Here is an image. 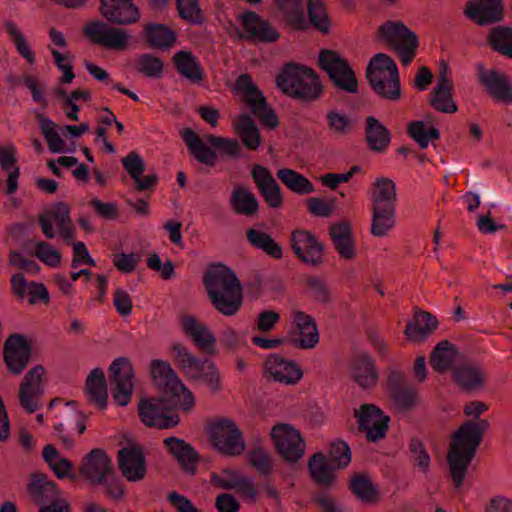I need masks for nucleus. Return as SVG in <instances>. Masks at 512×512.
I'll list each match as a JSON object with an SVG mask.
<instances>
[{"instance_id":"44","label":"nucleus","mask_w":512,"mask_h":512,"mask_svg":"<svg viewBox=\"0 0 512 512\" xmlns=\"http://www.w3.org/2000/svg\"><path fill=\"white\" fill-rule=\"evenodd\" d=\"M277 177L288 189L296 194L307 195L315 191L313 183L303 174L293 169H279L277 171Z\"/></svg>"},{"instance_id":"57","label":"nucleus","mask_w":512,"mask_h":512,"mask_svg":"<svg viewBox=\"0 0 512 512\" xmlns=\"http://www.w3.org/2000/svg\"><path fill=\"white\" fill-rule=\"evenodd\" d=\"M29 492L35 502L42 504L55 497V485L45 477H34L29 484Z\"/></svg>"},{"instance_id":"9","label":"nucleus","mask_w":512,"mask_h":512,"mask_svg":"<svg viewBox=\"0 0 512 512\" xmlns=\"http://www.w3.org/2000/svg\"><path fill=\"white\" fill-rule=\"evenodd\" d=\"M379 36L397 52L404 66H408L413 61L418 47V39L415 33L402 22H385L379 29Z\"/></svg>"},{"instance_id":"50","label":"nucleus","mask_w":512,"mask_h":512,"mask_svg":"<svg viewBox=\"0 0 512 512\" xmlns=\"http://www.w3.org/2000/svg\"><path fill=\"white\" fill-rule=\"evenodd\" d=\"M374 187L375 192L372 195L373 207H395L396 187L391 179L384 177L378 178L374 183Z\"/></svg>"},{"instance_id":"37","label":"nucleus","mask_w":512,"mask_h":512,"mask_svg":"<svg viewBox=\"0 0 512 512\" xmlns=\"http://www.w3.org/2000/svg\"><path fill=\"white\" fill-rule=\"evenodd\" d=\"M229 204L232 210L239 215L253 217L259 210L256 196L246 187L238 185L231 192Z\"/></svg>"},{"instance_id":"6","label":"nucleus","mask_w":512,"mask_h":512,"mask_svg":"<svg viewBox=\"0 0 512 512\" xmlns=\"http://www.w3.org/2000/svg\"><path fill=\"white\" fill-rule=\"evenodd\" d=\"M172 357L186 376L205 383L213 391L219 390V373L211 361L192 355L186 346L179 343L173 345Z\"/></svg>"},{"instance_id":"10","label":"nucleus","mask_w":512,"mask_h":512,"mask_svg":"<svg viewBox=\"0 0 512 512\" xmlns=\"http://www.w3.org/2000/svg\"><path fill=\"white\" fill-rule=\"evenodd\" d=\"M38 224L47 239L55 238L54 225L65 243L72 244L75 239L76 228L70 217V207L64 202H57L49 211L40 214Z\"/></svg>"},{"instance_id":"59","label":"nucleus","mask_w":512,"mask_h":512,"mask_svg":"<svg viewBox=\"0 0 512 512\" xmlns=\"http://www.w3.org/2000/svg\"><path fill=\"white\" fill-rule=\"evenodd\" d=\"M6 31L8 35L10 36L12 42L14 43L17 52L29 63L34 64L35 63V55L31 51L26 39L22 35V33L19 31L16 24L12 22H7L5 25Z\"/></svg>"},{"instance_id":"45","label":"nucleus","mask_w":512,"mask_h":512,"mask_svg":"<svg viewBox=\"0 0 512 512\" xmlns=\"http://www.w3.org/2000/svg\"><path fill=\"white\" fill-rule=\"evenodd\" d=\"M452 83L445 76L441 75L437 86L434 89V95L431 99V105L443 113H454L457 111V105L451 96Z\"/></svg>"},{"instance_id":"63","label":"nucleus","mask_w":512,"mask_h":512,"mask_svg":"<svg viewBox=\"0 0 512 512\" xmlns=\"http://www.w3.org/2000/svg\"><path fill=\"white\" fill-rule=\"evenodd\" d=\"M177 9L182 19L192 24L202 22L201 10L197 0H177Z\"/></svg>"},{"instance_id":"24","label":"nucleus","mask_w":512,"mask_h":512,"mask_svg":"<svg viewBox=\"0 0 512 512\" xmlns=\"http://www.w3.org/2000/svg\"><path fill=\"white\" fill-rule=\"evenodd\" d=\"M478 81L497 102L504 105L512 104V85L508 78L497 70H487L478 65Z\"/></svg>"},{"instance_id":"47","label":"nucleus","mask_w":512,"mask_h":512,"mask_svg":"<svg viewBox=\"0 0 512 512\" xmlns=\"http://www.w3.org/2000/svg\"><path fill=\"white\" fill-rule=\"evenodd\" d=\"M307 30L314 27L326 34L330 30L331 21L323 0H307Z\"/></svg>"},{"instance_id":"27","label":"nucleus","mask_w":512,"mask_h":512,"mask_svg":"<svg viewBox=\"0 0 512 512\" xmlns=\"http://www.w3.org/2000/svg\"><path fill=\"white\" fill-rule=\"evenodd\" d=\"M31 350L22 335L10 336L4 345V361L14 374H20L27 366Z\"/></svg>"},{"instance_id":"40","label":"nucleus","mask_w":512,"mask_h":512,"mask_svg":"<svg viewBox=\"0 0 512 512\" xmlns=\"http://www.w3.org/2000/svg\"><path fill=\"white\" fill-rule=\"evenodd\" d=\"M365 139L369 148L375 152H384L390 141L389 130L375 117L366 118Z\"/></svg>"},{"instance_id":"31","label":"nucleus","mask_w":512,"mask_h":512,"mask_svg":"<svg viewBox=\"0 0 512 512\" xmlns=\"http://www.w3.org/2000/svg\"><path fill=\"white\" fill-rule=\"evenodd\" d=\"M352 379L363 389H369L378 381V371L374 360L367 354H358L350 363Z\"/></svg>"},{"instance_id":"13","label":"nucleus","mask_w":512,"mask_h":512,"mask_svg":"<svg viewBox=\"0 0 512 512\" xmlns=\"http://www.w3.org/2000/svg\"><path fill=\"white\" fill-rule=\"evenodd\" d=\"M209 438L217 450L228 456L240 455L246 449L241 430L227 418L219 419L211 426Z\"/></svg>"},{"instance_id":"61","label":"nucleus","mask_w":512,"mask_h":512,"mask_svg":"<svg viewBox=\"0 0 512 512\" xmlns=\"http://www.w3.org/2000/svg\"><path fill=\"white\" fill-rule=\"evenodd\" d=\"M207 141L223 154L233 158H239L241 156L242 148L237 140L208 135Z\"/></svg>"},{"instance_id":"62","label":"nucleus","mask_w":512,"mask_h":512,"mask_svg":"<svg viewBox=\"0 0 512 512\" xmlns=\"http://www.w3.org/2000/svg\"><path fill=\"white\" fill-rule=\"evenodd\" d=\"M35 255L41 262L51 267H57L61 262V253L45 241L35 244Z\"/></svg>"},{"instance_id":"51","label":"nucleus","mask_w":512,"mask_h":512,"mask_svg":"<svg viewBox=\"0 0 512 512\" xmlns=\"http://www.w3.org/2000/svg\"><path fill=\"white\" fill-rule=\"evenodd\" d=\"M247 239L252 246L261 249L269 256L275 259L282 258V247L276 243L269 234L255 229H249L247 231Z\"/></svg>"},{"instance_id":"35","label":"nucleus","mask_w":512,"mask_h":512,"mask_svg":"<svg viewBox=\"0 0 512 512\" xmlns=\"http://www.w3.org/2000/svg\"><path fill=\"white\" fill-rule=\"evenodd\" d=\"M182 139L198 162L210 167L215 166L217 158L215 150L209 147L194 130L185 128L182 132Z\"/></svg>"},{"instance_id":"58","label":"nucleus","mask_w":512,"mask_h":512,"mask_svg":"<svg viewBox=\"0 0 512 512\" xmlns=\"http://www.w3.org/2000/svg\"><path fill=\"white\" fill-rule=\"evenodd\" d=\"M326 120L331 132L338 136L349 134L353 129V120L345 113L329 110Z\"/></svg>"},{"instance_id":"32","label":"nucleus","mask_w":512,"mask_h":512,"mask_svg":"<svg viewBox=\"0 0 512 512\" xmlns=\"http://www.w3.org/2000/svg\"><path fill=\"white\" fill-rule=\"evenodd\" d=\"M164 445L185 471L195 473L199 454L189 443L172 436L164 439Z\"/></svg>"},{"instance_id":"56","label":"nucleus","mask_w":512,"mask_h":512,"mask_svg":"<svg viewBox=\"0 0 512 512\" xmlns=\"http://www.w3.org/2000/svg\"><path fill=\"white\" fill-rule=\"evenodd\" d=\"M135 67L137 71L149 78H160L162 77L164 64L160 58L150 53H144L136 59Z\"/></svg>"},{"instance_id":"42","label":"nucleus","mask_w":512,"mask_h":512,"mask_svg":"<svg viewBox=\"0 0 512 512\" xmlns=\"http://www.w3.org/2000/svg\"><path fill=\"white\" fill-rule=\"evenodd\" d=\"M86 389L90 399L104 409L107 405L108 391L105 374L102 369H93L86 379Z\"/></svg>"},{"instance_id":"20","label":"nucleus","mask_w":512,"mask_h":512,"mask_svg":"<svg viewBox=\"0 0 512 512\" xmlns=\"http://www.w3.org/2000/svg\"><path fill=\"white\" fill-rule=\"evenodd\" d=\"M118 464L123 476L129 481H140L146 475L145 454L137 444H129L118 451Z\"/></svg>"},{"instance_id":"14","label":"nucleus","mask_w":512,"mask_h":512,"mask_svg":"<svg viewBox=\"0 0 512 512\" xmlns=\"http://www.w3.org/2000/svg\"><path fill=\"white\" fill-rule=\"evenodd\" d=\"M139 416L148 427L168 429L179 423V415L163 398H146L139 403Z\"/></svg>"},{"instance_id":"11","label":"nucleus","mask_w":512,"mask_h":512,"mask_svg":"<svg viewBox=\"0 0 512 512\" xmlns=\"http://www.w3.org/2000/svg\"><path fill=\"white\" fill-rule=\"evenodd\" d=\"M319 65L338 89L350 94L358 92V81L354 71L336 52L322 50L319 55Z\"/></svg>"},{"instance_id":"4","label":"nucleus","mask_w":512,"mask_h":512,"mask_svg":"<svg viewBox=\"0 0 512 512\" xmlns=\"http://www.w3.org/2000/svg\"><path fill=\"white\" fill-rule=\"evenodd\" d=\"M367 80L373 91L387 100H398L401 96L398 68L395 61L384 53H378L370 60Z\"/></svg>"},{"instance_id":"43","label":"nucleus","mask_w":512,"mask_h":512,"mask_svg":"<svg viewBox=\"0 0 512 512\" xmlns=\"http://www.w3.org/2000/svg\"><path fill=\"white\" fill-rule=\"evenodd\" d=\"M144 37L150 46L159 49L171 47L175 40V33L166 25L149 23L144 27Z\"/></svg>"},{"instance_id":"16","label":"nucleus","mask_w":512,"mask_h":512,"mask_svg":"<svg viewBox=\"0 0 512 512\" xmlns=\"http://www.w3.org/2000/svg\"><path fill=\"white\" fill-rule=\"evenodd\" d=\"M355 417L358 419L359 430L366 434L369 441L376 442L385 437L390 418L377 406L363 404L355 412Z\"/></svg>"},{"instance_id":"7","label":"nucleus","mask_w":512,"mask_h":512,"mask_svg":"<svg viewBox=\"0 0 512 512\" xmlns=\"http://www.w3.org/2000/svg\"><path fill=\"white\" fill-rule=\"evenodd\" d=\"M81 473L92 483L104 485L112 498L122 497L123 489L119 483L112 480L111 460L103 450L94 449L87 455Z\"/></svg>"},{"instance_id":"12","label":"nucleus","mask_w":512,"mask_h":512,"mask_svg":"<svg viewBox=\"0 0 512 512\" xmlns=\"http://www.w3.org/2000/svg\"><path fill=\"white\" fill-rule=\"evenodd\" d=\"M236 88L242 94L244 102L262 124L273 129L278 126L275 112L269 108L267 101L248 74L240 75L236 80Z\"/></svg>"},{"instance_id":"23","label":"nucleus","mask_w":512,"mask_h":512,"mask_svg":"<svg viewBox=\"0 0 512 512\" xmlns=\"http://www.w3.org/2000/svg\"><path fill=\"white\" fill-rule=\"evenodd\" d=\"M86 35L96 44L114 50L126 48L129 35L123 30L111 27L102 21L90 22L85 27Z\"/></svg>"},{"instance_id":"33","label":"nucleus","mask_w":512,"mask_h":512,"mask_svg":"<svg viewBox=\"0 0 512 512\" xmlns=\"http://www.w3.org/2000/svg\"><path fill=\"white\" fill-rule=\"evenodd\" d=\"M266 369L275 381L285 384H295L302 377V371L298 365L279 355L268 358Z\"/></svg>"},{"instance_id":"49","label":"nucleus","mask_w":512,"mask_h":512,"mask_svg":"<svg viewBox=\"0 0 512 512\" xmlns=\"http://www.w3.org/2000/svg\"><path fill=\"white\" fill-rule=\"evenodd\" d=\"M333 244L338 253L347 259L354 256V245L351 239L350 226L347 223H338L330 230Z\"/></svg>"},{"instance_id":"55","label":"nucleus","mask_w":512,"mask_h":512,"mask_svg":"<svg viewBox=\"0 0 512 512\" xmlns=\"http://www.w3.org/2000/svg\"><path fill=\"white\" fill-rule=\"evenodd\" d=\"M408 134L422 149L427 148L431 140L438 139L440 136L435 127H428L422 121L411 122L408 126Z\"/></svg>"},{"instance_id":"64","label":"nucleus","mask_w":512,"mask_h":512,"mask_svg":"<svg viewBox=\"0 0 512 512\" xmlns=\"http://www.w3.org/2000/svg\"><path fill=\"white\" fill-rule=\"evenodd\" d=\"M409 449L415 465L426 472L430 467L431 459L424 444L419 439L412 438Z\"/></svg>"},{"instance_id":"60","label":"nucleus","mask_w":512,"mask_h":512,"mask_svg":"<svg viewBox=\"0 0 512 512\" xmlns=\"http://www.w3.org/2000/svg\"><path fill=\"white\" fill-rule=\"evenodd\" d=\"M350 488L363 501H372L377 496V491L372 482L367 476L362 474H357L353 477Z\"/></svg>"},{"instance_id":"1","label":"nucleus","mask_w":512,"mask_h":512,"mask_svg":"<svg viewBox=\"0 0 512 512\" xmlns=\"http://www.w3.org/2000/svg\"><path fill=\"white\" fill-rule=\"evenodd\" d=\"M203 283L213 307L225 316L235 315L242 306V287L236 274L223 264L212 265Z\"/></svg>"},{"instance_id":"22","label":"nucleus","mask_w":512,"mask_h":512,"mask_svg":"<svg viewBox=\"0 0 512 512\" xmlns=\"http://www.w3.org/2000/svg\"><path fill=\"white\" fill-rule=\"evenodd\" d=\"M291 248L302 262L317 266L322 262L323 245L314 234L306 230H295L291 234Z\"/></svg>"},{"instance_id":"41","label":"nucleus","mask_w":512,"mask_h":512,"mask_svg":"<svg viewBox=\"0 0 512 512\" xmlns=\"http://www.w3.org/2000/svg\"><path fill=\"white\" fill-rule=\"evenodd\" d=\"M438 321L428 312H416L414 321L407 323L405 327L406 336L414 341L424 340L437 327Z\"/></svg>"},{"instance_id":"30","label":"nucleus","mask_w":512,"mask_h":512,"mask_svg":"<svg viewBox=\"0 0 512 512\" xmlns=\"http://www.w3.org/2000/svg\"><path fill=\"white\" fill-rule=\"evenodd\" d=\"M452 378L466 392L478 391L485 384L483 370L468 360H462L453 367Z\"/></svg>"},{"instance_id":"19","label":"nucleus","mask_w":512,"mask_h":512,"mask_svg":"<svg viewBox=\"0 0 512 512\" xmlns=\"http://www.w3.org/2000/svg\"><path fill=\"white\" fill-rule=\"evenodd\" d=\"M463 12L477 25L488 26L502 21L504 6L502 0H468Z\"/></svg>"},{"instance_id":"18","label":"nucleus","mask_w":512,"mask_h":512,"mask_svg":"<svg viewBox=\"0 0 512 512\" xmlns=\"http://www.w3.org/2000/svg\"><path fill=\"white\" fill-rule=\"evenodd\" d=\"M292 326L289 331L291 342L301 349H311L319 342V334L314 319L302 311H293Z\"/></svg>"},{"instance_id":"39","label":"nucleus","mask_w":512,"mask_h":512,"mask_svg":"<svg viewBox=\"0 0 512 512\" xmlns=\"http://www.w3.org/2000/svg\"><path fill=\"white\" fill-rule=\"evenodd\" d=\"M184 331L192 338L195 345L206 353L213 352L216 338L210 330L199 323L195 318L185 316L182 320Z\"/></svg>"},{"instance_id":"29","label":"nucleus","mask_w":512,"mask_h":512,"mask_svg":"<svg viewBox=\"0 0 512 512\" xmlns=\"http://www.w3.org/2000/svg\"><path fill=\"white\" fill-rule=\"evenodd\" d=\"M102 15L112 23L129 25L139 19V10L132 0H101Z\"/></svg>"},{"instance_id":"38","label":"nucleus","mask_w":512,"mask_h":512,"mask_svg":"<svg viewBox=\"0 0 512 512\" xmlns=\"http://www.w3.org/2000/svg\"><path fill=\"white\" fill-rule=\"evenodd\" d=\"M457 348L448 341H442L436 345L430 357L432 368L438 372L453 371V367L461 362Z\"/></svg>"},{"instance_id":"48","label":"nucleus","mask_w":512,"mask_h":512,"mask_svg":"<svg viewBox=\"0 0 512 512\" xmlns=\"http://www.w3.org/2000/svg\"><path fill=\"white\" fill-rule=\"evenodd\" d=\"M395 225V207H373L371 233L376 237H383Z\"/></svg>"},{"instance_id":"28","label":"nucleus","mask_w":512,"mask_h":512,"mask_svg":"<svg viewBox=\"0 0 512 512\" xmlns=\"http://www.w3.org/2000/svg\"><path fill=\"white\" fill-rule=\"evenodd\" d=\"M251 175L265 202L272 208H279L282 205L283 196L271 172L266 167L256 164L252 168Z\"/></svg>"},{"instance_id":"2","label":"nucleus","mask_w":512,"mask_h":512,"mask_svg":"<svg viewBox=\"0 0 512 512\" xmlns=\"http://www.w3.org/2000/svg\"><path fill=\"white\" fill-rule=\"evenodd\" d=\"M489 427L485 419L467 421L453 435V444L448 453L451 477L459 489L465 478L468 465L472 461L484 431Z\"/></svg>"},{"instance_id":"25","label":"nucleus","mask_w":512,"mask_h":512,"mask_svg":"<svg viewBox=\"0 0 512 512\" xmlns=\"http://www.w3.org/2000/svg\"><path fill=\"white\" fill-rule=\"evenodd\" d=\"M42 375L43 368L36 366L25 375L20 386L19 401L28 413H34L40 407V397L44 392Z\"/></svg>"},{"instance_id":"5","label":"nucleus","mask_w":512,"mask_h":512,"mask_svg":"<svg viewBox=\"0 0 512 512\" xmlns=\"http://www.w3.org/2000/svg\"><path fill=\"white\" fill-rule=\"evenodd\" d=\"M351 461V451L348 444L342 440L331 444L329 457L318 452L308 463L309 472L315 482L322 486H330L334 480L333 471L346 467Z\"/></svg>"},{"instance_id":"17","label":"nucleus","mask_w":512,"mask_h":512,"mask_svg":"<svg viewBox=\"0 0 512 512\" xmlns=\"http://www.w3.org/2000/svg\"><path fill=\"white\" fill-rule=\"evenodd\" d=\"M109 372L111 381L115 384L112 388L113 398L120 406H126L133 391V371L129 360L125 357L116 358L111 363Z\"/></svg>"},{"instance_id":"54","label":"nucleus","mask_w":512,"mask_h":512,"mask_svg":"<svg viewBox=\"0 0 512 512\" xmlns=\"http://www.w3.org/2000/svg\"><path fill=\"white\" fill-rule=\"evenodd\" d=\"M250 465L263 477H268L273 470V461L270 454L259 444L255 443L248 452Z\"/></svg>"},{"instance_id":"52","label":"nucleus","mask_w":512,"mask_h":512,"mask_svg":"<svg viewBox=\"0 0 512 512\" xmlns=\"http://www.w3.org/2000/svg\"><path fill=\"white\" fill-rule=\"evenodd\" d=\"M488 41L495 51L512 58V28L506 26L493 28Z\"/></svg>"},{"instance_id":"46","label":"nucleus","mask_w":512,"mask_h":512,"mask_svg":"<svg viewBox=\"0 0 512 512\" xmlns=\"http://www.w3.org/2000/svg\"><path fill=\"white\" fill-rule=\"evenodd\" d=\"M235 130L247 149H258L261 144V136L256 123L249 115H241L237 119Z\"/></svg>"},{"instance_id":"8","label":"nucleus","mask_w":512,"mask_h":512,"mask_svg":"<svg viewBox=\"0 0 512 512\" xmlns=\"http://www.w3.org/2000/svg\"><path fill=\"white\" fill-rule=\"evenodd\" d=\"M151 374L156 384L177 401L183 410H189L194 406L192 392L182 383L167 361L153 360Z\"/></svg>"},{"instance_id":"53","label":"nucleus","mask_w":512,"mask_h":512,"mask_svg":"<svg viewBox=\"0 0 512 512\" xmlns=\"http://www.w3.org/2000/svg\"><path fill=\"white\" fill-rule=\"evenodd\" d=\"M39 128L47 141L49 149L53 153H64L66 144L56 131V125L52 120L42 114L37 116Z\"/></svg>"},{"instance_id":"34","label":"nucleus","mask_w":512,"mask_h":512,"mask_svg":"<svg viewBox=\"0 0 512 512\" xmlns=\"http://www.w3.org/2000/svg\"><path fill=\"white\" fill-rule=\"evenodd\" d=\"M275 4L289 27L299 31L307 30L304 0H275Z\"/></svg>"},{"instance_id":"3","label":"nucleus","mask_w":512,"mask_h":512,"mask_svg":"<svg viewBox=\"0 0 512 512\" xmlns=\"http://www.w3.org/2000/svg\"><path fill=\"white\" fill-rule=\"evenodd\" d=\"M276 84L283 93L303 102L317 100L323 90L315 71L296 63L284 66L276 78Z\"/></svg>"},{"instance_id":"15","label":"nucleus","mask_w":512,"mask_h":512,"mask_svg":"<svg viewBox=\"0 0 512 512\" xmlns=\"http://www.w3.org/2000/svg\"><path fill=\"white\" fill-rule=\"evenodd\" d=\"M278 453L289 462H297L303 455L305 444L299 432L289 424H278L271 431Z\"/></svg>"},{"instance_id":"36","label":"nucleus","mask_w":512,"mask_h":512,"mask_svg":"<svg viewBox=\"0 0 512 512\" xmlns=\"http://www.w3.org/2000/svg\"><path fill=\"white\" fill-rule=\"evenodd\" d=\"M173 64L177 72L191 83L199 84L204 79L201 63L190 51L181 50L174 54Z\"/></svg>"},{"instance_id":"21","label":"nucleus","mask_w":512,"mask_h":512,"mask_svg":"<svg viewBox=\"0 0 512 512\" xmlns=\"http://www.w3.org/2000/svg\"><path fill=\"white\" fill-rule=\"evenodd\" d=\"M386 387L394 406L400 411L410 410L416 401L415 391L407 384L403 371L389 368Z\"/></svg>"},{"instance_id":"26","label":"nucleus","mask_w":512,"mask_h":512,"mask_svg":"<svg viewBox=\"0 0 512 512\" xmlns=\"http://www.w3.org/2000/svg\"><path fill=\"white\" fill-rule=\"evenodd\" d=\"M241 25L247 34V39L263 43L278 40L280 34L272 25L256 12L245 11L240 16Z\"/></svg>"}]
</instances>
